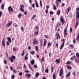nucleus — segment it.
I'll return each mask as SVG.
<instances>
[{
	"label": "nucleus",
	"mask_w": 79,
	"mask_h": 79,
	"mask_svg": "<svg viewBox=\"0 0 79 79\" xmlns=\"http://www.w3.org/2000/svg\"><path fill=\"white\" fill-rule=\"evenodd\" d=\"M33 45H35V44H38V41L37 40V39L35 38L34 39L33 42Z\"/></svg>",
	"instance_id": "f257e3e1"
},
{
	"label": "nucleus",
	"mask_w": 79,
	"mask_h": 79,
	"mask_svg": "<svg viewBox=\"0 0 79 79\" xmlns=\"http://www.w3.org/2000/svg\"><path fill=\"white\" fill-rule=\"evenodd\" d=\"M64 36H66V35L68 34L67 33V28H65L64 30Z\"/></svg>",
	"instance_id": "f03ea898"
},
{
	"label": "nucleus",
	"mask_w": 79,
	"mask_h": 79,
	"mask_svg": "<svg viewBox=\"0 0 79 79\" xmlns=\"http://www.w3.org/2000/svg\"><path fill=\"white\" fill-rule=\"evenodd\" d=\"M12 24V22L11 21H10L8 23H7V24H6V27H9V26H10Z\"/></svg>",
	"instance_id": "7ed1b4c3"
},
{
	"label": "nucleus",
	"mask_w": 79,
	"mask_h": 79,
	"mask_svg": "<svg viewBox=\"0 0 79 79\" xmlns=\"http://www.w3.org/2000/svg\"><path fill=\"white\" fill-rule=\"evenodd\" d=\"M8 10L10 11H14V10L11 6H9L8 8Z\"/></svg>",
	"instance_id": "20e7f679"
},
{
	"label": "nucleus",
	"mask_w": 79,
	"mask_h": 79,
	"mask_svg": "<svg viewBox=\"0 0 79 79\" xmlns=\"http://www.w3.org/2000/svg\"><path fill=\"white\" fill-rule=\"evenodd\" d=\"M63 74V69H62L60 71V76H62Z\"/></svg>",
	"instance_id": "39448f33"
},
{
	"label": "nucleus",
	"mask_w": 79,
	"mask_h": 79,
	"mask_svg": "<svg viewBox=\"0 0 79 79\" xmlns=\"http://www.w3.org/2000/svg\"><path fill=\"white\" fill-rule=\"evenodd\" d=\"M60 22L62 23V25H63V24H64V19H63V18L62 17L60 18Z\"/></svg>",
	"instance_id": "423d86ee"
},
{
	"label": "nucleus",
	"mask_w": 79,
	"mask_h": 79,
	"mask_svg": "<svg viewBox=\"0 0 79 79\" xmlns=\"http://www.w3.org/2000/svg\"><path fill=\"white\" fill-rule=\"evenodd\" d=\"M28 53H27L26 54V55L24 57V60H26V61H27V59H28Z\"/></svg>",
	"instance_id": "0eeeda50"
},
{
	"label": "nucleus",
	"mask_w": 79,
	"mask_h": 79,
	"mask_svg": "<svg viewBox=\"0 0 79 79\" xmlns=\"http://www.w3.org/2000/svg\"><path fill=\"white\" fill-rule=\"evenodd\" d=\"M64 40H63V44H62L60 48V50H61L62 49H63V48L64 47Z\"/></svg>",
	"instance_id": "6e6552de"
},
{
	"label": "nucleus",
	"mask_w": 79,
	"mask_h": 79,
	"mask_svg": "<svg viewBox=\"0 0 79 79\" xmlns=\"http://www.w3.org/2000/svg\"><path fill=\"white\" fill-rule=\"evenodd\" d=\"M76 14V18H77V19H78V18H79V12L77 11Z\"/></svg>",
	"instance_id": "1a4fd4ad"
},
{
	"label": "nucleus",
	"mask_w": 79,
	"mask_h": 79,
	"mask_svg": "<svg viewBox=\"0 0 79 79\" xmlns=\"http://www.w3.org/2000/svg\"><path fill=\"white\" fill-rule=\"evenodd\" d=\"M2 44L3 47H5V41L2 40Z\"/></svg>",
	"instance_id": "9d476101"
},
{
	"label": "nucleus",
	"mask_w": 79,
	"mask_h": 79,
	"mask_svg": "<svg viewBox=\"0 0 79 79\" xmlns=\"http://www.w3.org/2000/svg\"><path fill=\"white\" fill-rule=\"evenodd\" d=\"M75 62L77 63H79V60L77 58H75Z\"/></svg>",
	"instance_id": "9b49d317"
},
{
	"label": "nucleus",
	"mask_w": 79,
	"mask_h": 79,
	"mask_svg": "<svg viewBox=\"0 0 79 79\" xmlns=\"http://www.w3.org/2000/svg\"><path fill=\"white\" fill-rule=\"evenodd\" d=\"M38 34H39V31H35L34 32V34L35 35H38Z\"/></svg>",
	"instance_id": "f8f14e48"
},
{
	"label": "nucleus",
	"mask_w": 79,
	"mask_h": 79,
	"mask_svg": "<svg viewBox=\"0 0 79 79\" xmlns=\"http://www.w3.org/2000/svg\"><path fill=\"white\" fill-rule=\"evenodd\" d=\"M78 24H79V22L77 21L76 25H75V29H77V27Z\"/></svg>",
	"instance_id": "ddd939ff"
},
{
	"label": "nucleus",
	"mask_w": 79,
	"mask_h": 79,
	"mask_svg": "<svg viewBox=\"0 0 79 79\" xmlns=\"http://www.w3.org/2000/svg\"><path fill=\"white\" fill-rule=\"evenodd\" d=\"M60 60L59 59H57L55 61V62H56L57 63V64L58 63H60Z\"/></svg>",
	"instance_id": "4468645a"
},
{
	"label": "nucleus",
	"mask_w": 79,
	"mask_h": 79,
	"mask_svg": "<svg viewBox=\"0 0 79 79\" xmlns=\"http://www.w3.org/2000/svg\"><path fill=\"white\" fill-rule=\"evenodd\" d=\"M21 16H22V14L20 13L18 15V17L19 18H21Z\"/></svg>",
	"instance_id": "2eb2a0df"
},
{
	"label": "nucleus",
	"mask_w": 79,
	"mask_h": 79,
	"mask_svg": "<svg viewBox=\"0 0 79 79\" xmlns=\"http://www.w3.org/2000/svg\"><path fill=\"white\" fill-rule=\"evenodd\" d=\"M53 79H56V75H55V73L53 75Z\"/></svg>",
	"instance_id": "dca6fc26"
},
{
	"label": "nucleus",
	"mask_w": 79,
	"mask_h": 79,
	"mask_svg": "<svg viewBox=\"0 0 79 79\" xmlns=\"http://www.w3.org/2000/svg\"><path fill=\"white\" fill-rule=\"evenodd\" d=\"M67 69H71V66H69L68 65H67Z\"/></svg>",
	"instance_id": "f3484780"
},
{
	"label": "nucleus",
	"mask_w": 79,
	"mask_h": 79,
	"mask_svg": "<svg viewBox=\"0 0 79 79\" xmlns=\"http://www.w3.org/2000/svg\"><path fill=\"white\" fill-rule=\"evenodd\" d=\"M44 46L45 47V45H46V44H47V40L46 39H44Z\"/></svg>",
	"instance_id": "a211bd4d"
},
{
	"label": "nucleus",
	"mask_w": 79,
	"mask_h": 79,
	"mask_svg": "<svg viewBox=\"0 0 79 79\" xmlns=\"http://www.w3.org/2000/svg\"><path fill=\"white\" fill-rule=\"evenodd\" d=\"M60 13H61L60 10H58L57 11V15H60Z\"/></svg>",
	"instance_id": "6ab92c4d"
},
{
	"label": "nucleus",
	"mask_w": 79,
	"mask_h": 79,
	"mask_svg": "<svg viewBox=\"0 0 79 79\" xmlns=\"http://www.w3.org/2000/svg\"><path fill=\"white\" fill-rule=\"evenodd\" d=\"M35 2L36 3V6L37 8H39V5H38V3H37V1H35Z\"/></svg>",
	"instance_id": "aec40b11"
},
{
	"label": "nucleus",
	"mask_w": 79,
	"mask_h": 79,
	"mask_svg": "<svg viewBox=\"0 0 79 79\" xmlns=\"http://www.w3.org/2000/svg\"><path fill=\"white\" fill-rule=\"evenodd\" d=\"M7 39L9 42H10V43L12 42V41H11V38L8 37Z\"/></svg>",
	"instance_id": "412c9836"
},
{
	"label": "nucleus",
	"mask_w": 79,
	"mask_h": 79,
	"mask_svg": "<svg viewBox=\"0 0 79 79\" xmlns=\"http://www.w3.org/2000/svg\"><path fill=\"white\" fill-rule=\"evenodd\" d=\"M31 64H34L35 63L34 60H32L31 61Z\"/></svg>",
	"instance_id": "4be33fe9"
},
{
	"label": "nucleus",
	"mask_w": 79,
	"mask_h": 79,
	"mask_svg": "<svg viewBox=\"0 0 79 79\" xmlns=\"http://www.w3.org/2000/svg\"><path fill=\"white\" fill-rule=\"evenodd\" d=\"M70 74H71V73L69 72L66 75V77H69V76H70Z\"/></svg>",
	"instance_id": "5701e85b"
},
{
	"label": "nucleus",
	"mask_w": 79,
	"mask_h": 79,
	"mask_svg": "<svg viewBox=\"0 0 79 79\" xmlns=\"http://www.w3.org/2000/svg\"><path fill=\"white\" fill-rule=\"evenodd\" d=\"M25 76H28V77H31V74H27L25 75Z\"/></svg>",
	"instance_id": "b1692460"
},
{
	"label": "nucleus",
	"mask_w": 79,
	"mask_h": 79,
	"mask_svg": "<svg viewBox=\"0 0 79 79\" xmlns=\"http://www.w3.org/2000/svg\"><path fill=\"white\" fill-rule=\"evenodd\" d=\"M9 60H11V62H13V59L11 57H9Z\"/></svg>",
	"instance_id": "393cba45"
},
{
	"label": "nucleus",
	"mask_w": 79,
	"mask_h": 79,
	"mask_svg": "<svg viewBox=\"0 0 79 79\" xmlns=\"http://www.w3.org/2000/svg\"><path fill=\"white\" fill-rule=\"evenodd\" d=\"M79 32L78 33V35L77 36V37L76 38V40H79Z\"/></svg>",
	"instance_id": "a878e982"
},
{
	"label": "nucleus",
	"mask_w": 79,
	"mask_h": 79,
	"mask_svg": "<svg viewBox=\"0 0 79 79\" xmlns=\"http://www.w3.org/2000/svg\"><path fill=\"white\" fill-rule=\"evenodd\" d=\"M1 8L2 10H3L4 9V4H3L1 5Z\"/></svg>",
	"instance_id": "bb28decb"
},
{
	"label": "nucleus",
	"mask_w": 79,
	"mask_h": 79,
	"mask_svg": "<svg viewBox=\"0 0 79 79\" xmlns=\"http://www.w3.org/2000/svg\"><path fill=\"white\" fill-rule=\"evenodd\" d=\"M31 55H34V54H35V52L33 51L31 52Z\"/></svg>",
	"instance_id": "cd10ccee"
},
{
	"label": "nucleus",
	"mask_w": 79,
	"mask_h": 79,
	"mask_svg": "<svg viewBox=\"0 0 79 79\" xmlns=\"http://www.w3.org/2000/svg\"><path fill=\"white\" fill-rule=\"evenodd\" d=\"M39 75V73H36V75H35V77H38V76Z\"/></svg>",
	"instance_id": "c85d7f7f"
},
{
	"label": "nucleus",
	"mask_w": 79,
	"mask_h": 79,
	"mask_svg": "<svg viewBox=\"0 0 79 79\" xmlns=\"http://www.w3.org/2000/svg\"><path fill=\"white\" fill-rule=\"evenodd\" d=\"M14 26L16 27H18V25L16 24V23H14Z\"/></svg>",
	"instance_id": "c756f323"
},
{
	"label": "nucleus",
	"mask_w": 79,
	"mask_h": 79,
	"mask_svg": "<svg viewBox=\"0 0 79 79\" xmlns=\"http://www.w3.org/2000/svg\"><path fill=\"white\" fill-rule=\"evenodd\" d=\"M29 68L30 69H31L32 71H33V69H32V67H31V65L30 64H29Z\"/></svg>",
	"instance_id": "7c9ffc66"
},
{
	"label": "nucleus",
	"mask_w": 79,
	"mask_h": 79,
	"mask_svg": "<svg viewBox=\"0 0 79 79\" xmlns=\"http://www.w3.org/2000/svg\"><path fill=\"white\" fill-rule=\"evenodd\" d=\"M20 9L21 11H22V12H23V11H24V9H23V8H20Z\"/></svg>",
	"instance_id": "2f4dec72"
},
{
	"label": "nucleus",
	"mask_w": 79,
	"mask_h": 79,
	"mask_svg": "<svg viewBox=\"0 0 79 79\" xmlns=\"http://www.w3.org/2000/svg\"><path fill=\"white\" fill-rule=\"evenodd\" d=\"M66 64H71V61H69L67 62Z\"/></svg>",
	"instance_id": "473e14b6"
},
{
	"label": "nucleus",
	"mask_w": 79,
	"mask_h": 79,
	"mask_svg": "<svg viewBox=\"0 0 79 79\" xmlns=\"http://www.w3.org/2000/svg\"><path fill=\"white\" fill-rule=\"evenodd\" d=\"M35 49L36 52H38V46H36L35 47Z\"/></svg>",
	"instance_id": "72a5a7b5"
},
{
	"label": "nucleus",
	"mask_w": 79,
	"mask_h": 79,
	"mask_svg": "<svg viewBox=\"0 0 79 79\" xmlns=\"http://www.w3.org/2000/svg\"><path fill=\"white\" fill-rule=\"evenodd\" d=\"M70 10H71V8H70V7H69L67 10V11H68V13H69V11H70Z\"/></svg>",
	"instance_id": "f704fd0d"
},
{
	"label": "nucleus",
	"mask_w": 79,
	"mask_h": 79,
	"mask_svg": "<svg viewBox=\"0 0 79 79\" xmlns=\"http://www.w3.org/2000/svg\"><path fill=\"white\" fill-rule=\"evenodd\" d=\"M40 6H42V1H40Z\"/></svg>",
	"instance_id": "c9c22d12"
},
{
	"label": "nucleus",
	"mask_w": 79,
	"mask_h": 79,
	"mask_svg": "<svg viewBox=\"0 0 79 79\" xmlns=\"http://www.w3.org/2000/svg\"><path fill=\"white\" fill-rule=\"evenodd\" d=\"M53 9L54 10H56V6L54 5H53Z\"/></svg>",
	"instance_id": "e433bc0d"
},
{
	"label": "nucleus",
	"mask_w": 79,
	"mask_h": 79,
	"mask_svg": "<svg viewBox=\"0 0 79 79\" xmlns=\"http://www.w3.org/2000/svg\"><path fill=\"white\" fill-rule=\"evenodd\" d=\"M24 7V6L23 5V4H21V5H20V8H23Z\"/></svg>",
	"instance_id": "4c0bfd02"
},
{
	"label": "nucleus",
	"mask_w": 79,
	"mask_h": 79,
	"mask_svg": "<svg viewBox=\"0 0 79 79\" xmlns=\"http://www.w3.org/2000/svg\"><path fill=\"white\" fill-rule=\"evenodd\" d=\"M51 45H52V44H51V43H50V42L48 43V46L50 47V46H51Z\"/></svg>",
	"instance_id": "58836bf2"
},
{
	"label": "nucleus",
	"mask_w": 79,
	"mask_h": 79,
	"mask_svg": "<svg viewBox=\"0 0 79 79\" xmlns=\"http://www.w3.org/2000/svg\"><path fill=\"white\" fill-rule=\"evenodd\" d=\"M35 17H36V15H33V18H32V19H34V18H35Z\"/></svg>",
	"instance_id": "ea45409f"
},
{
	"label": "nucleus",
	"mask_w": 79,
	"mask_h": 79,
	"mask_svg": "<svg viewBox=\"0 0 79 79\" xmlns=\"http://www.w3.org/2000/svg\"><path fill=\"white\" fill-rule=\"evenodd\" d=\"M21 29L22 32L24 31V28H23V27H21Z\"/></svg>",
	"instance_id": "a19ab883"
},
{
	"label": "nucleus",
	"mask_w": 79,
	"mask_h": 79,
	"mask_svg": "<svg viewBox=\"0 0 79 79\" xmlns=\"http://www.w3.org/2000/svg\"><path fill=\"white\" fill-rule=\"evenodd\" d=\"M57 26L58 27H60V26H61V24L60 23H58L57 24Z\"/></svg>",
	"instance_id": "79ce46f5"
},
{
	"label": "nucleus",
	"mask_w": 79,
	"mask_h": 79,
	"mask_svg": "<svg viewBox=\"0 0 79 79\" xmlns=\"http://www.w3.org/2000/svg\"><path fill=\"white\" fill-rule=\"evenodd\" d=\"M12 58H13V59H14V60H15L16 58V57H15V56H12Z\"/></svg>",
	"instance_id": "37998d69"
},
{
	"label": "nucleus",
	"mask_w": 79,
	"mask_h": 79,
	"mask_svg": "<svg viewBox=\"0 0 79 79\" xmlns=\"http://www.w3.org/2000/svg\"><path fill=\"white\" fill-rule=\"evenodd\" d=\"M45 13H48V9L45 10Z\"/></svg>",
	"instance_id": "c03bdc74"
},
{
	"label": "nucleus",
	"mask_w": 79,
	"mask_h": 79,
	"mask_svg": "<svg viewBox=\"0 0 79 79\" xmlns=\"http://www.w3.org/2000/svg\"><path fill=\"white\" fill-rule=\"evenodd\" d=\"M13 50L14 52H16V49L15 48H14L13 49Z\"/></svg>",
	"instance_id": "a18cd8bd"
},
{
	"label": "nucleus",
	"mask_w": 79,
	"mask_h": 79,
	"mask_svg": "<svg viewBox=\"0 0 79 79\" xmlns=\"http://www.w3.org/2000/svg\"><path fill=\"white\" fill-rule=\"evenodd\" d=\"M45 72L46 73H48V69H47L45 70Z\"/></svg>",
	"instance_id": "49530a36"
},
{
	"label": "nucleus",
	"mask_w": 79,
	"mask_h": 79,
	"mask_svg": "<svg viewBox=\"0 0 79 79\" xmlns=\"http://www.w3.org/2000/svg\"><path fill=\"white\" fill-rule=\"evenodd\" d=\"M15 75H13L12 76V77H11L12 79H14V78H15Z\"/></svg>",
	"instance_id": "de8ad7c7"
},
{
	"label": "nucleus",
	"mask_w": 79,
	"mask_h": 79,
	"mask_svg": "<svg viewBox=\"0 0 79 79\" xmlns=\"http://www.w3.org/2000/svg\"><path fill=\"white\" fill-rule=\"evenodd\" d=\"M4 63L5 64H6V63H7L6 60H4Z\"/></svg>",
	"instance_id": "09e8293b"
},
{
	"label": "nucleus",
	"mask_w": 79,
	"mask_h": 79,
	"mask_svg": "<svg viewBox=\"0 0 79 79\" xmlns=\"http://www.w3.org/2000/svg\"><path fill=\"white\" fill-rule=\"evenodd\" d=\"M73 42L74 43L76 42V39H75V38H74L73 39Z\"/></svg>",
	"instance_id": "8fccbe9b"
},
{
	"label": "nucleus",
	"mask_w": 79,
	"mask_h": 79,
	"mask_svg": "<svg viewBox=\"0 0 79 79\" xmlns=\"http://www.w3.org/2000/svg\"><path fill=\"white\" fill-rule=\"evenodd\" d=\"M24 55V51H23L22 54V56H23Z\"/></svg>",
	"instance_id": "3c124183"
},
{
	"label": "nucleus",
	"mask_w": 79,
	"mask_h": 79,
	"mask_svg": "<svg viewBox=\"0 0 79 79\" xmlns=\"http://www.w3.org/2000/svg\"><path fill=\"white\" fill-rule=\"evenodd\" d=\"M73 31V28L72 27L70 28V32H72Z\"/></svg>",
	"instance_id": "603ef678"
},
{
	"label": "nucleus",
	"mask_w": 79,
	"mask_h": 79,
	"mask_svg": "<svg viewBox=\"0 0 79 79\" xmlns=\"http://www.w3.org/2000/svg\"><path fill=\"white\" fill-rule=\"evenodd\" d=\"M54 13L52 11H51L50 12V15H53V14Z\"/></svg>",
	"instance_id": "864d4df0"
},
{
	"label": "nucleus",
	"mask_w": 79,
	"mask_h": 79,
	"mask_svg": "<svg viewBox=\"0 0 79 79\" xmlns=\"http://www.w3.org/2000/svg\"><path fill=\"white\" fill-rule=\"evenodd\" d=\"M49 56L50 58H51V56H52V54H51V53H49Z\"/></svg>",
	"instance_id": "5fc2aeb1"
},
{
	"label": "nucleus",
	"mask_w": 79,
	"mask_h": 79,
	"mask_svg": "<svg viewBox=\"0 0 79 79\" xmlns=\"http://www.w3.org/2000/svg\"><path fill=\"white\" fill-rule=\"evenodd\" d=\"M76 10H77V11H78V12H79V7H78L76 9Z\"/></svg>",
	"instance_id": "6e6d98bb"
},
{
	"label": "nucleus",
	"mask_w": 79,
	"mask_h": 79,
	"mask_svg": "<svg viewBox=\"0 0 79 79\" xmlns=\"http://www.w3.org/2000/svg\"><path fill=\"white\" fill-rule=\"evenodd\" d=\"M6 44L7 45H10V43H9V42H8V41H7Z\"/></svg>",
	"instance_id": "4d7b16f0"
},
{
	"label": "nucleus",
	"mask_w": 79,
	"mask_h": 79,
	"mask_svg": "<svg viewBox=\"0 0 79 79\" xmlns=\"http://www.w3.org/2000/svg\"><path fill=\"white\" fill-rule=\"evenodd\" d=\"M2 11H0V17H1V16H2Z\"/></svg>",
	"instance_id": "13d9d810"
},
{
	"label": "nucleus",
	"mask_w": 79,
	"mask_h": 79,
	"mask_svg": "<svg viewBox=\"0 0 79 79\" xmlns=\"http://www.w3.org/2000/svg\"><path fill=\"white\" fill-rule=\"evenodd\" d=\"M65 4L64 3H62V5H61V6H64V5H65Z\"/></svg>",
	"instance_id": "bf43d9fd"
},
{
	"label": "nucleus",
	"mask_w": 79,
	"mask_h": 79,
	"mask_svg": "<svg viewBox=\"0 0 79 79\" xmlns=\"http://www.w3.org/2000/svg\"><path fill=\"white\" fill-rule=\"evenodd\" d=\"M32 6L33 8H34V7H35V4L34 3L33 4Z\"/></svg>",
	"instance_id": "052dcab7"
},
{
	"label": "nucleus",
	"mask_w": 79,
	"mask_h": 79,
	"mask_svg": "<svg viewBox=\"0 0 79 79\" xmlns=\"http://www.w3.org/2000/svg\"><path fill=\"white\" fill-rule=\"evenodd\" d=\"M36 29L37 30H39V27H36Z\"/></svg>",
	"instance_id": "680f3d73"
},
{
	"label": "nucleus",
	"mask_w": 79,
	"mask_h": 79,
	"mask_svg": "<svg viewBox=\"0 0 79 79\" xmlns=\"http://www.w3.org/2000/svg\"><path fill=\"white\" fill-rule=\"evenodd\" d=\"M44 37L45 38H48V36L47 35H45Z\"/></svg>",
	"instance_id": "e2e57ef3"
},
{
	"label": "nucleus",
	"mask_w": 79,
	"mask_h": 79,
	"mask_svg": "<svg viewBox=\"0 0 79 79\" xmlns=\"http://www.w3.org/2000/svg\"><path fill=\"white\" fill-rule=\"evenodd\" d=\"M60 35H59V33H57L56 34V36H57V37H58Z\"/></svg>",
	"instance_id": "0e129e2a"
},
{
	"label": "nucleus",
	"mask_w": 79,
	"mask_h": 79,
	"mask_svg": "<svg viewBox=\"0 0 79 79\" xmlns=\"http://www.w3.org/2000/svg\"><path fill=\"white\" fill-rule=\"evenodd\" d=\"M29 2L30 4H31V3H32V0H29Z\"/></svg>",
	"instance_id": "69168bd1"
},
{
	"label": "nucleus",
	"mask_w": 79,
	"mask_h": 79,
	"mask_svg": "<svg viewBox=\"0 0 79 79\" xmlns=\"http://www.w3.org/2000/svg\"><path fill=\"white\" fill-rule=\"evenodd\" d=\"M10 70H11V71H12L13 69V67H10Z\"/></svg>",
	"instance_id": "338daca9"
},
{
	"label": "nucleus",
	"mask_w": 79,
	"mask_h": 79,
	"mask_svg": "<svg viewBox=\"0 0 79 79\" xmlns=\"http://www.w3.org/2000/svg\"><path fill=\"white\" fill-rule=\"evenodd\" d=\"M49 7H50V6H46V8L47 9H48V8H49Z\"/></svg>",
	"instance_id": "774afa93"
}]
</instances>
